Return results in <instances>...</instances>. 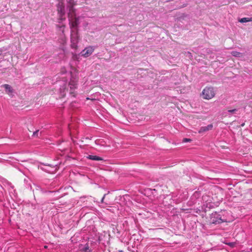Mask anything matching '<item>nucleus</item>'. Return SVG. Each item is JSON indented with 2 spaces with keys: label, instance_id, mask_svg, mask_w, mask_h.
Segmentation results:
<instances>
[{
  "label": "nucleus",
  "instance_id": "nucleus-15",
  "mask_svg": "<svg viewBox=\"0 0 252 252\" xmlns=\"http://www.w3.org/2000/svg\"><path fill=\"white\" fill-rule=\"evenodd\" d=\"M38 132H39V130H36V131H34L33 132V136H34V137H39L38 136Z\"/></svg>",
  "mask_w": 252,
  "mask_h": 252
},
{
  "label": "nucleus",
  "instance_id": "nucleus-11",
  "mask_svg": "<svg viewBox=\"0 0 252 252\" xmlns=\"http://www.w3.org/2000/svg\"><path fill=\"white\" fill-rule=\"evenodd\" d=\"M239 21L241 23H246V22H252V17H251V18H247V17L243 18L240 19L239 20Z\"/></svg>",
  "mask_w": 252,
  "mask_h": 252
},
{
  "label": "nucleus",
  "instance_id": "nucleus-16",
  "mask_svg": "<svg viewBox=\"0 0 252 252\" xmlns=\"http://www.w3.org/2000/svg\"><path fill=\"white\" fill-rule=\"evenodd\" d=\"M191 141V139L189 138H184L183 140V142H188Z\"/></svg>",
  "mask_w": 252,
  "mask_h": 252
},
{
  "label": "nucleus",
  "instance_id": "nucleus-2",
  "mask_svg": "<svg viewBox=\"0 0 252 252\" xmlns=\"http://www.w3.org/2000/svg\"><path fill=\"white\" fill-rule=\"evenodd\" d=\"M94 50V48L93 46L87 47L82 51V56L86 58L88 57L93 53Z\"/></svg>",
  "mask_w": 252,
  "mask_h": 252
},
{
  "label": "nucleus",
  "instance_id": "nucleus-10",
  "mask_svg": "<svg viewBox=\"0 0 252 252\" xmlns=\"http://www.w3.org/2000/svg\"><path fill=\"white\" fill-rule=\"evenodd\" d=\"M71 42L72 43V44L71 45L72 48L76 49L77 48V45H76V43L77 42V38L71 37Z\"/></svg>",
  "mask_w": 252,
  "mask_h": 252
},
{
  "label": "nucleus",
  "instance_id": "nucleus-3",
  "mask_svg": "<svg viewBox=\"0 0 252 252\" xmlns=\"http://www.w3.org/2000/svg\"><path fill=\"white\" fill-rule=\"evenodd\" d=\"M57 11L60 14V17H63L65 14L64 5L63 2L62 1H60L57 6Z\"/></svg>",
  "mask_w": 252,
  "mask_h": 252
},
{
  "label": "nucleus",
  "instance_id": "nucleus-7",
  "mask_svg": "<svg viewBox=\"0 0 252 252\" xmlns=\"http://www.w3.org/2000/svg\"><path fill=\"white\" fill-rule=\"evenodd\" d=\"M213 128V125L210 124L208 125L207 126H202L199 130V133H201L203 132H205L208 130L212 129Z\"/></svg>",
  "mask_w": 252,
  "mask_h": 252
},
{
  "label": "nucleus",
  "instance_id": "nucleus-21",
  "mask_svg": "<svg viewBox=\"0 0 252 252\" xmlns=\"http://www.w3.org/2000/svg\"><path fill=\"white\" fill-rule=\"evenodd\" d=\"M229 245L231 246V247H233L235 245L234 243H229Z\"/></svg>",
  "mask_w": 252,
  "mask_h": 252
},
{
  "label": "nucleus",
  "instance_id": "nucleus-22",
  "mask_svg": "<svg viewBox=\"0 0 252 252\" xmlns=\"http://www.w3.org/2000/svg\"><path fill=\"white\" fill-rule=\"evenodd\" d=\"M2 52V50L1 49H0V55L1 54Z\"/></svg>",
  "mask_w": 252,
  "mask_h": 252
},
{
  "label": "nucleus",
  "instance_id": "nucleus-20",
  "mask_svg": "<svg viewBox=\"0 0 252 252\" xmlns=\"http://www.w3.org/2000/svg\"><path fill=\"white\" fill-rule=\"evenodd\" d=\"M105 196V195H104L103 196V197H102V199H101V202H102V203H103V201H104V199Z\"/></svg>",
  "mask_w": 252,
  "mask_h": 252
},
{
  "label": "nucleus",
  "instance_id": "nucleus-25",
  "mask_svg": "<svg viewBox=\"0 0 252 252\" xmlns=\"http://www.w3.org/2000/svg\"><path fill=\"white\" fill-rule=\"evenodd\" d=\"M29 131H30V132H32V131L31 129H30L29 128Z\"/></svg>",
  "mask_w": 252,
  "mask_h": 252
},
{
  "label": "nucleus",
  "instance_id": "nucleus-24",
  "mask_svg": "<svg viewBox=\"0 0 252 252\" xmlns=\"http://www.w3.org/2000/svg\"><path fill=\"white\" fill-rule=\"evenodd\" d=\"M44 248H45V249H47V246H44Z\"/></svg>",
  "mask_w": 252,
  "mask_h": 252
},
{
  "label": "nucleus",
  "instance_id": "nucleus-19",
  "mask_svg": "<svg viewBox=\"0 0 252 252\" xmlns=\"http://www.w3.org/2000/svg\"><path fill=\"white\" fill-rule=\"evenodd\" d=\"M62 72L63 73H65L66 72V70L65 68H62Z\"/></svg>",
  "mask_w": 252,
  "mask_h": 252
},
{
  "label": "nucleus",
  "instance_id": "nucleus-17",
  "mask_svg": "<svg viewBox=\"0 0 252 252\" xmlns=\"http://www.w3.org/2000/svg\"><path fill=\"white\" fill-rule=\"evenodd\" d=\"M236 111H237V109H232V110H228V112L230 113H235V112Z\"/></svg>",
  "mask_w": 252,
  "mask_h": 252
},
{
  "label": "nucleus",
  "instance_id": "nucleus-9",
  "mask_svg": "<svg viewBox=\"0 0 252 252\" xmlns=\"http://www.w3.org/2000/svg\"><path fill=\"white\" fill-rule=\"evenodd\" d=\"M88 158L90 159L93 160H102V158L96 156H94V155H89L88 157Z\"/></svg>",
  "mask_w": 252,
  "mask_h": 252
},
{
  "label": "nucleus",
  "instance_id": "nucleus-23",
  "mask_svg": "<svg viewBox=\"0 0 252 252\" xmlns=\"http://www.w3.org/2000/svg\"><path fill=\"white\" fill-rule=\"evenodd\" d=\"M245 125V123H243L242 125H241V126H244Z\"/></svg>",
  "mask_w": 252,
  "mask_h": 252
},
{
  "label": "nucleus",
  "instance_id": "nucleus-18",
  "mask_svg": "<svg viewBox=\"0 0 252 252\" xmlns=\"http://www.w3.org/2000/svg\"><path fill=\"white\" fill-rule=\"evenodd\" d=\"M83 252H91V251L89 248H86Z\"/></svg>",
  "mask_w": 252,
  "mask_h": 252
},
{
  "label": "nucleus",
  "instance_id": "nucleus-12",
  "mask_svg": "<svg viewBox=\"0 0 252 252\" xmlns=\"http://www.w3.org/2000/svg\"><path fill=\"white\" fill-rule=\"evenodd\" d=\"M67 1L68 3L67 7H74L76 4L74 0H67Z\"/></svg>",
  "mask_w": 252,
  "mask_h": 252
},
{
  "label": "nucleus",
  "instance_id": "nucleus-5",
  "mask_svg": "<svg viewBox=\"0 0 252 252\" xmlns=\"http://www.w3.org/2000/svg\"><path fill=\"white\" fill-rule=\"evenodd\" d=\"M69 21L70 27L71 28L77 27L79 24L78 17H75L72 19H69Z\"/></svg>",
  "mask_w": 252,
  "mask_h": 252
},
{
  "label": "nucleus",
  "instance_id": "nucleus-6",
  "mask_svg": "<svg viewBox=\"0 0 252 252\" xmlns=\"http://www.w3.org/2000/svg\"><path fill=\"white\" fill-rule=\"evenodd\" d=\"M5 89L6 93L9 95H11L13 93V90L12 87L8 84H4L2 86Z\"/></svg>",
  "mask_w": 252,
  "mask_h": 252
},
{
  "label": "nucleus",
  "instance_id": "nucleus-8",
  "mask_svg": "<svg viewBox=\"0 0 252 252\" xmlns=\"http://www.w3.org/2000/svg\"><path fill=\"white\" fill-rule=\"evenodd\" d=\"M69 85L71 90L75 89L77 88V82L71 79L69 82Z\"/></svg>",
  "mask_w": 252,
  "mask_h": 252
},
{
  "label": "nucleus",
  "instance_id": "nucleus-26",
  "mask_svg": "<svg viewBox=\"0 0 252 252\" xmlns=\"http://www.w3.org/2000/svg\"><path fill=\"white\" fill-rule=\"evenodd\" d=\"M86 139H89L88 137L86 138Z\"/></svg>",
  "mask_w": 252,
  "mask_h": 252
},
{
  "label": "nucleus",
  "instance_id": "nucleus-1",
  "mask_svg": "<svg viewBox=\"0 0 252 252\" xmlns=\"http://www.w3.org/2000/svg\"><path fill=\"white\" fill-rule=\"evenodd\" d=\"M202 97L205 99H210L215 95L214 89L212 87H205L202 92Z\"/></svg>",
  "mask_w": 252,
  "mask_h": 252
},
{
  "label": "nucleus",
  "instance_id": "nucleus-14",
  "mask_svg": "<svg viewBox=\"0 0 252 252\" xmlns=\"http://www.w3.org/2000/svg\"><path fill=\"white\" fill-rule=\"evenodd\" d=\"M223 222V221L220 219L219 218L218 220H212V223L217 224V223H220L221 222Z\"/></svg>",
  "mask_w": 252,
  "mask_h": 252
},
{
  "label": "nucleus",
  "instance_id": "nucleus-4",
  "mask_svg": "<svg viewBox=\"0 0 252 252\" xmlns=\"http://www.w3.org/2000/svg\"><path fill=\"white\" fill-rule=\"evenodd\" d=\"M68 10V18L69 19L76 17V10L74 7H67Z\"/></svg>",
  "mask_w": 252,
  "mask_h": 252
},
{
  "label": "nucleus",
  "instance_id": "nucleus-13",
  "mask_svg": "<svg viewBox=\"0 0 252 252\" xmlns=\"http://www.w3.org/2000/svg\"><path fill=\"white\" fill-rule=\"evenodd\" d=\"M231 54L235 57H240L241 56L242 54L240 52L237 51H232L231 52Z\"/></svg>",
  "mask_w": 252,
  "mask_h": 252
}]
</instances>
